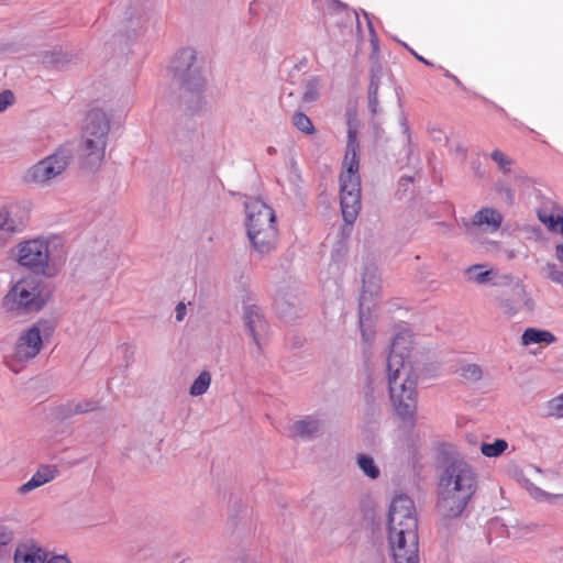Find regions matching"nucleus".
I'll return each instance as SVG.
<instances>
[{
  "label": "nucleus",
  "mask_w": 563,
  "mask_h": 563,
  "mask_svg": "<svg viewBox=\"0 0 563 563\" xmlns=\"http://www.w3.org/2000/svg\"><path fill=\"white\" fill-rule=\"evenodd\" d=\"M406 338L404 334H397L390 346V353L387 358V377L390 394V400L396 415L412 431L417 423L418 393L417 386L419 375L410 366H407L405 358L409 353H405Z\"/></svg>",
  "instance_id": "1"
},
{
  "label": "nucleus",
  "mask_w": 563,
  "mask_h": 563,
  "mask_svg": "<svg viewBox=\"0 0 563 563\" xmlns=\"http://www.w3.org/2000/svg\"><path fill=\"white\" fill-rule=\"evenodd\" d=\"M478 475L466 461L453 459L445 465L438 485V500L467 507L477 490Z\"/></svg>",
  "instance_id": "2"
},
{
  "label": "nucleus",
  "mask_w": 563,
  "mask_h": 563,
  "mask_svg": "<svg viewBox=\"0 0 563 563\" xmlns=\"http://www.w3.org/2000/svg\"><path fill=\"white\" fill-rule=\"evenodd\" d=\"M52 296L51 288L38 277L19 280L4 296L2 306L13 317H24L38 312Z\"/></svg>",
  "instance_id": "3"
},
{
  "label": "nucleus",
  "mask_w": 563,
  "mask_h": 563,
  "mask_svg": "<svg viewBox=\"0 0 563 563\" xmlns=\"http://www.w3.org/2000/svg\"><path fill=\"white\" fill-rule=\"evenodd\" d=\"M48 241L42 238L21 242L12 250V256L20 266L35 274L47 275L49 250ZM51 274H48L49 276Z\"/></svg>",
  "instance_id": "4"
},
{
  "label": "nucleus",
  "mask_w": 563,
  "mask_h": 563,
  "mask_svg": "<svg viewBox=\"0 0 563 563\" xmlns=\"http://www.w3.org/2000/svg\"><path fill=\"white\" fill-rule=\"evenodd\" d=\"M70 159V152L60 146L54 154L30 167L24 176V180L36 185H47L67 168Z\"/></svg>",
  "instance_id": "5"
},
{
  "label": "nucleus",
  "mask_w": 563,
  "mask_h": 563,
  "mask_svg": "<svg viewBox=\"0 0 563 563\" xmlns=\"http://www.w3.org/2000/svg\"><path fill=\"white\" fill-rule=\"evenodd\" d=\"M388 542L395 563H419L418 527H413V538L406 526L388 523Z\"/></svg>",
  "instance_id": "6"
},
{
  "label": "nucleus",
  "mask_w": 563,
  "mask_h": 563,
  "mask_svg": "<svg viewBox=\"0 0 563 563\" xmlns=\"http://www.w3.org/2000/svg\"><path fill=\"white\" fill-rule=\"evenodd\" d=\"M339 180L342 216L346 223L352 224L361 210V177L340 174Z\"/></svg>",
  "instance_id": "7"
},
{
  "label": "nucleus",
  "mask_w": 563,
  "mask_h": 563,
  "mask_svg": "<svg viewBox=\"0 0 563 563\" xmlns=\"http://www.w3.org/2000/svg\"><path fill=\"white\" fill-rule=\"evenodd\" d=\"M55 325L48 320H40L22 334L14 346V356L20 361L34 358L42 349V333L49 335Z\"/></svg>",
  "instance_id": "8"
},
{
  "label": "nucleus",
  "mask_w": 563,
  "mask_h": 563,
  "mask_svg": "<svg viewBox=\"0 0 563 563\" xmlns=\"http://www.w3.org/2000/svg\"><path fill=\"white\" fill-rule=\"evenodd\" d=\"M466 507H461L459 505L437 501V510L440 515L437 529L439 536L446 542L452 541L456 532L461 529V517Z\"/></svg>",
  "instance_id": "9"
},
{
  "label": "nucleus",
  "mask_w": 563,
  "mask_h": 563,
  "mask_svg": "<svg viewBox=\"0 0 563 563\" xmlns=\"http://www.w3.org/2000/svg\"><path fill=\"white\" fill-rule=\"evenodd\" d=\"M196 52L191 48H184L175 60V70L180 74L183 84L188 91H198L203 87L205 80L199 71L194 68Z\"/></svg>",
  "instance_id": "10"
},
{
  "label": "nucleus",
  "mask_w": 563,
  "mask_h": 563,
  "mask_svg": "<svg viewBox=\"0 0 563 563\" xmlns=\"http://www.w3.org/2000/svg\"><path fill=\"white\" fill-rule=\"evenodd\" d=\"M388 523L406 526L407 532L413 538V527H418V520L411 498L399 495L393 499L388 512Z\"/></svg>",
  "instance_id": "11"
},
{
  "label": "nucleus",
  "mask_w": 563,
  "mask_h": 563,
  "mask_svg": "<svg viewBox=\"0 0 563 563\" xmlns=\"http://www.w3.org/2000/svg\"><path fill=\"white\" fill-rule=\"evenodd\" d=\"M246 230L276 227L274 210L260 199L245 202Z\"/></svg>",
  "instance_id": "12"
},
{
  "label": "nucleus",
  "mask_w": 563,
  "mask_h": 563,
  "mask_svg": "<svg viewBox=\"0 0 563 563\" xmlns=\"http://www.w3.org/2000/svg\"><path fill=\"white\" fill-rule=\"evenodd\" d=\"M367 272L363 274V294L360 298V316H358V322L362 333V339L366 343H371L374 339L375 332L373 330V321L371 318L369 312L365 313L364 311V300H365V294L369 292V295H373L377 288L378 285L372 280H367Z\"/></svg>",
  "instance_id": "13"
},
{
  "label": "nucleus",
  "mask_w": 563,
  "mask_h": 563,
  "mask_svg": "<svg viewBox=\"0 0 563 563\" xmlns=\"http://www.w3.org/2000/svg\"><path fill=\"white\" fill-rule=\"evenodd\" d=\"M247 238L256 252L267 254L272 252L277 243V227L246 230Z\"/></svg>",
  "instance_id": "14"
},
{
  "label": "nucleus",
  "mask_w": 563,
  "mask_h": 563,
  "mask_svg": "<svg viewBox=\"0 0 563 563\" xmlns=\"http://www.w3.org/2000/svg\"><path fill=\"white\" fill-rule=\"evenodd\" d=\"M243 320L246 329L253 338L254 343L260 346V334L267 330V322L256 305H249L244 308Z\"/></svg>",
  "instance_id": "15"
},
{
  "label": "nucleus",
  "mask_w": 563,
  "mask_h": 563,
  "mask_svg": "<svg viewBox=\"0 0 563 563\" xmlns=\"http://www.w3.org/2000/svg\"><path fill=\"white\" fill-rule=\"evenodd\" d=\"M85 132L87 134L85 141L106 137L109 132V121L106 114L99 110L90 111L85 119Z\"/></svg>",
  "instance_id": "16"
},
{
  "label": "nucleus",
  "mask_w": 563,
  "mask_h": 563,
  "mask_svg": "<svg viewBox=\"0 0 563 563\" xmlns=\"http://www.w3.org/2000/svg\"><path fill=\"white\" fill-rule=\"evenodd\" d=\"M501 213L494 208H482L470 221L462 219V223L467 231H472L473 229L481 228L483 225L492 227L493 230H497L501 225Z\"/></svg>",
  "instance_id": "17"
},
{
  "label": "nucleus",
  "mask_w": 563,
  "mask_h": 563,
  "mask_svg": "<svg viewBox=\"0 0 563 563\" xmlns=\"http://www.w3.org/2000/svg\"><path fill=\"white\" fill-rule=\"evenodd\" d=\"M106 143H81L79 148L80 165L93 170L98 168L104 157Z\"/></svg>",
  "instance_id": "18"
},
{
  "label": "nucleus",
  "mask_w": 563,
  "mask_h": 563,
  "mask_svg": "<svg viewBox=\"0 0 563 563\" xmlns=\"http://www.w3.org/2000/svg\"><path fill=\"white\" fill-rule=\"evenodd\" d=\"M48 553L30 540L16 547L14 563H45Z\"/></svg>",
  "instance_id": "19"
},
{
  "label": "nucleus",
  "mask_w": 563,
  "mask_h": 563,
  "mask_svg": "<svg viewBox=\"0 0 563 563\" xmlns=\"http://www.w3.org/2000/svg\"><path fill=\"white\" fill-rule=\"evenodd\" d=\"M322 421L312 417L306 416L297 420L291 426L292 433L301 439H313L321 434Z\"/></svg>",
  "instance_id": "20"
},
{
  "label": "nucleus",
  "mask_w": 563,
  "mask_h": 563,
  "mask_svg": "<svg viewBox=\"0 0 563 563\" xmlns=\"http://www.w3.org/2000/svg\"><path fill=\"white\" fill-rule=\"evenodd\" d=\"M360 143H347L340 174L360 175Z\"/></svg>",
  "instance_id": "21"
},
{
  "label": "nucleus",
  "mask_w": 563,
  "mask_h": 563,
  "mask_svg": "<svg viewBox=\"0 0 563 563\" xmlns=\"http://www.w3.org/2000/svg\"><path fill=\"white\" fill-rule=\"evenodd\" d=\"M555 341L553 333L538 328H527L521 335V344L525 346L536 343L551 344Z\"/></svg>",
  "instance_id": "22"
},
{
  "label": "nucleus",
  "mask_w": 563,
  "mask_h": 563,
  "mask_svg": "<svg viewBox=\"0 0 563 563\" xmlns=\"http://www.w3.org/2000/svg\"><path fill=\"white\" fill-rule=\"evenodd\" d=\"M358 111L354 103H349L345 110V126L347 132V141L353 142L358 137L360 130Z\"/></svg>",
  "instance_id": "23"
},
{
  "label": "nucleus",
  "mask_w": 563,
  "mask_h": 563,
  "mask_svg": "<svg viewBox=\"0 0 563 563\" xmlns=\"http://www.w3.org/2000/svg\"><path fill=\"white\" fill-rule=\"evenodd\" d=\"M356 464L368 478L377 479L379 477L380 471L371 455L358 454L356 457Z\"/></svg>",
  "instance_id": "24"
},
{
  "label": "nucleus",
  "mask_w": 563,
  "mask_h": 563,
  "mask_svg": "<svg viewBox=\"0 0 563 563\" xmlns=\"http://www.w3.org/2000/svg\"><path fill=\"white\" fill-rule=\"evenodd\" d=\"M276 311L279 318L286 322L296 320L299 317V310L296 305L290 303L287 299L280 298L275 301Z\"/></svg>",
  "instance_id": "25"
},
{
  "label": "nucleus",
  "mask_w": 563,
  "mask_h": 563,
  "mask_svg": "<svg viewBox=\"0 0 563 563\" xmlns=\"http://www.w3.org/2000/svg\"><path fill=\"white\" fill-rule=\"evenodd\" d=\"M519 305L520 308L526 307L529 311L533 308V301L528 297L525 286L517 283L511 287L510 295L508 296Z\"/></svg>",
  "instance_id": "26"
},
{
  "label": "nucleus",
  "mask_w": 563,
  "mask_h": 563,
  "mask_svg": "<svg viewBox=\"0 0 563 563\" xmlns=\"http://www.w3.org/2000/svg\"><path fill=\"white\" fill-rule=\"evenodd\" d=\"M483 265H473L465 269V276L468 282H473L476 284H485L492 279L493 272L484 271L482 272Z\"/></svg>",
  "instance_id": "27"
},
{
  "label": "nucleus",
  "mask_w": 563,
  "mask_h": 563,
  "mask_svg": "<svg viewBox=\"0 0 563 563\" xmlns=\"http://www.w3.org/2000/svg\"><path fill=\"white\" fill-rule=\"evenodd\" d=\"M211 384V374L208 371H202L194 380L189 388V394L194 397L203 395Z\"/></svg>",
  "instance_id": "28"
},
{
  "label": "nucleus",
  "mask_w": 563,
  "mask_h": 563,
  "mask_svg": "<svg viewBox=\"0 0 563 563\" xmlns=\"http://www.w3.org/2000/svg\"><path fill=\"white\" fill-rule=\"evenodd\" d=\"M507 448V441L504 439H496L493 443L483 442L481 444V452L487 457H497L501 455Z\"/></svg>",
  "instance_id": "29"
},
{
  "label": "nucleus",
  "mask_w": 563,
  "mask_h": 563,
  "mask_svg": "<svg viewBox=\"0 0 563 563\" xmlns=\"http://www.w3.org/2000/svg\"><path fill=\"white\" fill-rule=\"evenodd\" d=\"M313 517L321 527H324V529H332L338 525V520L333 518V509H330L329 511L325 509H318L314 511Z\"/></svg>",
  "instance_id": "30"
},
{
  "label": "nucleus",
  "mask_w": 563,
  "mask_h": 563,
  "mask_svg": "<svg viewBox=\"0 0 563 563\" xmlns=\"http://www.w3.org/2000/svg\"><path fill=\"white\" fill-rule=\"evenodd\" d=\"M294 125L307 135H311L314 132V126L311 120L302 112H296L292 117Z\"/></svg>",
  "instance_id": "31"
},
{
  "label": "nucleus",
  "mask_w": 563,
  "mask_h": 563,
  "mask_svg": "<svg viewBox=\"0 0 563 563\" xmlns=\"http://www.w3.org/2000/svg\"><path fill=\"white\" fill-rule=\"evenodd\" d=\"M494 190L497 194L505 196V202L508 206H512L515 203V191L511 188V186L505 180L498 179L494 184Z\"/></svg>",
  "instance_id": "32"
},
{
  "label": "nucleus",
  "mask_w": 563,
  "mask_h": 563,
  "mask_svg": "<svg viewBox=\"0 0 563 563\" xmlns=\"http://www.w3.org/2000/svg\"><path fill=\"white\" fill-rule=\"evenodd\" d=\"M490 157L498 165V167L504 174L510 172V166L514 164V161L504 152L495 150L490 153Z\"/></svg>",
  "instance_id": "33"
},
{
  "label": "nucleus",
  "mask_w": 563,
  "mask_h": 563,
  "mask_svg": "<svg viewBox=\"0 0 563 563\" xmlns=\"http://www.w3.org/2000/svg\"><path fill=\"white\" fill-rule=\"evenodd\" d=\"M461 376L468 382H478L483 377V371L477 364H467L461 368Z\"/></svg>",
  "instance_id": "34"
},
{
  "label": "nucleus",
  "mask_w": 563,
  "mask_h": 563,
  "mask_svg": "<svg viewBox=\"0 0 563 563\" xmlns=\"http://www.w3.org/2000/svg\"><path fill=\"white\" fill-rule=\"evenodd\" d=\"M57 474L58 470L55 465H43L34 474V477L41 481V485H44L54 479Z\"/></svg>",
  "instance_id": "35"
},
{
  "label": "nucleus",
  "mask_w": 563,
  "mask_h": 563,
  "mask_svg": "<svg viewBox=\"0 0 563 563\" xmlns=\"http://www.w3.org/2000/svg\"><path fill=\"white\" fill-rule=\"evenodd\" d=\"M499 308L503 310L504 314L508 317L515 316L521 309L519 305L508 296L499 299Z\"/></svg>",
  "instance_id": "36"
},
{
  "label": "nucleus",
  "mask_w": 563,
  "mask_h": 563,
  "mask_svg": "<svg viewBox=\"0 0 563 563\" xmlns=\"http://www.w3.org/2000/svg\"><path fill=\"white\" fill-rule=\"evenodd\" d=\"M15 231L14 221L10 219L7 210H0V233L5 236Z\"/></svg>",
  "instance_id": "37"
},
{
  "label": "nucleus",
  "mask_w": 563,
  "mask_h": 563,
  "mask_svg": "<svg viewBox=\"0 0 563 563\" xmlns=\"http://www.w3.org/2000/svg\"><path fill=\"white\" fill-rule=\"evenodd\" d=\"M98 409V401L96 400H80L78 402H74V410L76 415L88 413Z\"/></svg>",
  "instance_id": "38"
},
{
  "label": "nucleus",
  "mask_w": 563,
  "mask_h": 563,
  "mask_svg": "<svg viewBox=\"0 0 563 563\" xmlns=\"http://www.w3.org/2000/svg\"><path fill=\"white\" fill-rule=\"evenodd\" d=\"M413 176L404 175L400 177L398 181V189L396 191V196L401 199L410 191V186L413 183Z\"/></svg>",
  "instance_id": "39"
},
{
  "label": "nucleus",
  "mask_w": 563,
  "mask_h": 563,
  "mask_svg": "<svg viewBox=\"0 0 563 563\" xmlns=\"http://www.w3.org/2000/svg\"><path fill=\"white\" fill-rule=\"evenodd\" d=\"M551 415L556 417H563V395L553 398L549 402Z\"/></svg>",
  "instance_id": "40"
},
{
  "label": "nucleus",
  "mask_w": 563,
  "mask_h": 563,
  "mask_svg": "<svg viewBox=\"0 0 563 563\" xmlns=\"http://www.w3.org/2000/svg\"><path fill=\"white\" fill-rule=\"evenodd\" d=\"M14 102V95L11 90H4L0 93V112L4 111Z\"/></svg>",
  "instance_id": "41"
},
{
  "label": "nucleus",
  "mask_w": 563,
  "mask_h": 563,
  "mask_svg": "<svg viewBox=\"0 0 563 563\" xmlns=\"http://www.w3.org/2000/svg\"><path fill=\"white\" fill-rule=\"evenodd\" d=\"M74 410V401H69L67 404L60 405L57 408V413L63 419H68L76 415V412H73Z\"/></svg>",
  "instance_id": "42"
},
{
  "label": "nucleus",
  "mask_w": 563,
  "mask_h": 563,
  "mask_svg": "<svg viewBox=\"0 0 563 563\" xmlns=\"http://www.w3.org/2000/svg\"><path fill=\"white\" fill-rule=\"evenodd\" d=\"M42 486L41 485V481L35 478L34 475L31 477L30 481H27L25 484H23L20 488H19V492L21 494H26L37 487Z\"/></svg>",
  "instance_id": "43"
},
{
  "label": "nucleus",
  "mask_w": 563,
  "mask_h": 563,
  "mask_svg": "<svg viewBox=\"0 0 563 563\" xmlns=\"http://www.w3.org/2000/svg\"><path fill=\"white\" fill-rule=\"evenodd\" d=\"M13 533L5 526L0 523V545H7L12 541Z\"/></svg>",
  "instance_id": "44"
},
{
  "label": "nucleus",
  "mask_w": 563,
  "mask_h": 563,
  "mask_svg": "<svg viewBox=\"0 0 563 563\" xmlns=\"http://www.w3.org/2000/svg\"><path fill=\"white\" fill-rule=\"evenodd\" d=\"M555 218H556V216H553V214L547 216V214H542L539 212L540 221L543 222L544 224H547L550 230H555L559 224V222H555Z\"/></svg>",
  "instance_id": "45"
},
{
  "label": "nucleus",
  "mask_w": 563,
  "mask_h": 563,
  "mask_svg": "<svg viewBox=\"0 0 563 563\" xmlns=\"http://www.w3.org/2000/svg\"><path fill=\"white\" fill-rule=\"evenodd\" d=\"M549 267V278L554 283H562L563 282V273L558 271L554 264H548Z\"/></svg>",
  "instance_id": "46"
},
{
  "label": "nucleus",
  "mask_w": 563,
  "mask_h": 563,
  "mask_svg": "<svg viewBox=\"0 0 563 563\" xmlns=\"http://www.w3.org/2000/svg\"><path fill=\"white\" fill-rule=\"evenodd\" d=\"M175 311H176V320L177 321H181L185 318V314H186V305L184 302H179L176 306Z\"/></svg>",
  "instance_id": "47"
},
{
  "label": "nucleus",
  "mask_w": 563,
  "mask_h": 563,
  "mask_svg": "<svg viewBox=\"0 0 563 563\" xmlns=\"http://www.w3.org/2000/svg\"><path fill=\"white\" fill-rule=\"evenodd\" d=\"M45 563H70V561L64 555H55L47 559Z\"/></svg>",
  "instance_id": "48"
},
{
  "label": "nucleus",
  "mask_w": 563,
  "mask_h": 563,
  "mask_svg": "<svg viewBox=\"0 0 563 563\" xmlns=\"http://www.w3.org/2000/svg\"><path fill=\"white\" fill-rule=\"evenodd\" d=\"M555 256L563 264V244L555 246Z\"/></svg>",
  "instance_id": "49"
},
{
  "label": "nucleus",
  "mask_w": 563,
  "mask_h": 563,
  "mask_svg": "<svg viewBox=\"0 0 563 563\" xmlns=\"http://www.w3.org/2000/svg\"><path fill=\"white\" fill-rule=\"evenodd\" d=\"M409 51L418 60H420L421 63H423V64H426L428 66H431V63L429 60H427L426 58H423L422 56L417 54L413 49L409 48Z\"/></svg>",
  "instance_id": "50"
},
{
  "label": "nucleus",
  "mask_w": 563,
  "mask_h": 563,
  "mask_svg": "<svg viewBox=\"0 0 563 563\" xmlns=\"http://www.w3.org/2000/svg\"><path fill=\"white\" fill-rule=\"evenodd\" d=\"M555 222H559V224H558L559 225V231L563 235V217L562 216H556Z\"/></svg>",
  "instance_id": "51"
},
{
  "label": "nucleus",
  "mask_w": 563,
  "mask_h": 563,
  "mask_svg": "<svg viewBox=\"0 0 563 563\" xmlns=\"http://www.w3.org/2000/svg\"><path fill=\"white\" fill-rule=\"evenodd\" d=\"M314 98H316V93L310 92V91L306 92V93H305V96H303V99H305L306 101L313 100Z\"/></svg>",
  "instance_id": "52"
},
{
  "label": "nucleus",
  "mask_w": 563,
  "mask_h": 563,
  "mask_svg": "<svg viewBox=\"0 0 563 563\" xmlns=\"http://www.w3.org/2000/svg\"><path fill=\"white\" fill-rule=\"evenodd\" d=\"M499 525V521L498 520H494L490 522V526H489V531H492L496 526Z\"/></svg>",
  "instance_id": "53"
},
{
  "label": "nucleus",
  "mask_w": 563,
  "mask_h": 563,
  "mask_svg": "<svg viewBox=\"0 0 563 563\" xmlns=\"http://www.w3.org/2000/svg\"><path fill=\"white\" fill-rule=\"evenodd\" d=\"M13 1H14V0H0V4H4V5H7V4L12 3Z\"/></svg>",
  "instance_id": "54"
},
{
  "label": "nucleus",
  "mask_w": 563,
  "mask_h": 563,
  "mask_svg": "<svg viewBox=\"0 0 563 563\" xmlns=\"http://www.w3.org/2000/svg\"><path fill=\"white\" fill-rule=\"evenodd\" d=\"M544 496H545L547 498H549V497L558 498V497H560L561 495H560V494H556V495L544 494Z\"/></svg>",
  "instance_id": "55"
},
{
  "label": "nucleus",
  "mask_w": 563,
  "mask_h": 563,
  "mask_svg": "<svg viewBox=\"0 0 563 563\" xmlns=\"http://www.w3.org/2000/svg\"><path fill=\"white\" fill-rule=\"evenodd\" d=\"M267 152H268L269 154H273V153L275 152V148H274V147H268V148H267Z\"/></svg>",
  "instance_id": "56"
},
{
  "label": "nucleus",
  "mask_w": 563,
  "mask_h": 563,
  "mask_svg": "<svg viewBox=\"0 0 563 563\" xmlns=\"http://www.w3.org/2000/svg\"><path fill=\"white\" fill-rule=\"evenodd\" d=\"M4 240H5V236H3V234L0 233V242L4 241Z\"/></svg>",
  "instance_id": "57"
},
{
  "label": "nucleus",
  "mask_w": 563,
  "mask_h": 563,
  "mask_svg": "<svg viewBox=\"0 0 563 563\" xmlns=\"http://www.w3.org/2000/svg\"><path fill=\"white\" fill-rule=\"evenodd\" d=\"M251 563H254V562H251Z\"/></svg>",
  "instance_id": "58"
}]
</instances>
